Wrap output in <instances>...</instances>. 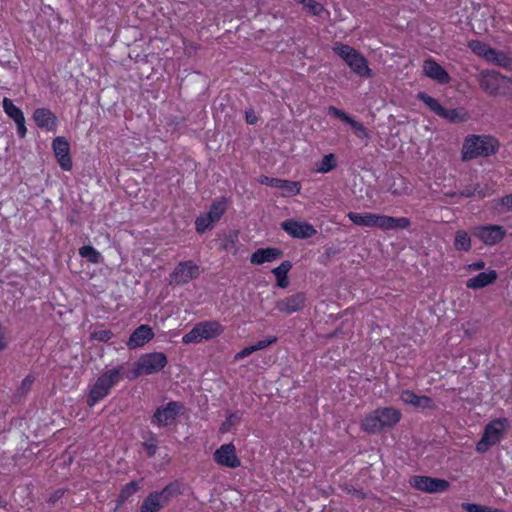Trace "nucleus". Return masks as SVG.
<instances>
[{
  "label": "nucleus",
  "mask_w": 512,
  "mask_h": 512,
  "mask_svg": "<svg viewBox=\"0 0 512 512\" xmlns=\"http://www.w3.org/2000/svg\"><path fill=\"white\" fill-rule=\"evenodd\" d=\"M401 417L400 410L394 407L377 408L364 417L361 428L368 434H377L385 428L394 427Z\"/></svg>",
  "instance_id": "f257e3e1"
},
{
  "label": "nucleus",
  "mask_w": 512,
  "mask_h": 512,
  "mask_svg": "<svg viewBox=\"0 0 512 512\" xmlns=\"http://www.w3.org/2000/svg\"><path fill=\"white\" fill-rule=\"evenodd\" d=\"M123 366H118L103 372L91 386L86 403L93 407L107 397L111 389L122 379Z\"/></svg>",
  "instance_id": "f03ea898"
},
{
  "label": "nucleus",
  "mask_w": 512,
  "mask_h": 512,
  "mask_svg": "<svg viewBox=\"0 0 512 512\" xmlns=\"http://www.w3.org/2000/svg\"><path fill=\"white\" fill-rule=\"evenodd\" d=\"M333 51L345 61L356 75L364 78H371L373 76L367 59L350 45L336 42L333 46Z\"/></svg>",
  "instance_id": "7ed1b4c3"
},
{
  "label": "nucleus",
  "mask_w": 512,
  "mask_h": 512,
  "mask_svg": "<svg viewBox=\"0 0 512 512\" xmlns=\"http://www.w3.org/2000/svg\"><path fill=\"white\" fill-rule=\"evenodd\" d=\"M168 363L166 354L163 352H151L142 354L133 364L128 374L130 380L137 379L142 375H152L160 372Z\"/></svg>",
  "instance_id": "20e7f679"
},
{
  "label": "nucleus",
  "mask_w": 512,
  "mask_h": 512,
  "mask_svg": "<svg viewBox=\"0 0 512 512\" xmlns=\"http://www.w3.org/2000/svg\"><path fill=\"white\" fill-rule=\"evenodd\" d=\"M497 141L489 136L473 135L466 138L462 148V159L472 160L477 157H487L496 153Z\"/></svg>",
  "instance_id": "39448f33"
},
{
  "label": "nucleus",
  "mask_w": 512,
  "mask_h": 512,
  "mask_svg": "<svg viewBox=\"0 0 512 512\" xmlns=\"http://www.w3.org/2000/svg\"><path fill=\"white\" fill-rule=\"evenodd\" d=\"M224 332V327L216 320H207L197 323L191 331L182 337V343L192 344L209 341Z\"/></svg>",
  "instance_id": "423d86ee"
},
{
  "label": "nucleus",
  "mask_w": 512,
  "mask_h": 512,
  "mask_svg": "<svg viewBox=\"0 0 512 512\" xmlns=\"http://www.w3.org/2000/svg\"><path fill=\"white\" fill-rule=\"evenodd\" d=\"M507 424V419H496L491 421L484 429L481 439L476 444V451L484 453L490 449V447L500 442L504 428Z\"/></svg>",
  "instance_id": "0eeeda50"
},
{
  "label": "nucleus",
  "mask_w": 512,
  "mask_h": 512,
  "mask_svg": "<svg viewBox=\"0 0 512 512\" xmlns=\"http://www.w3.org/2000/svg\"><path fill=\"white\" fill-rule=\"evenodd\" d=\"M200 267L192 260L181 261L169 275L171 285H184L198 278Z\"/></svg>",
  "instance_id": "6e6552de"
},
{
  "label": "nucleus",
  "mask_w": 512,
  "mask_h": 512,
  "mask_svg": "<svg viewBox=\"0 0 512 512\" xmlns=\"http://www.w3.org/2000/svg\"><path fill=\"white\" fill-rule=\"evenodd\" d=\"M410 485L423 492L439 493L446 491L450 484L444 479L417 475L410 479Z\"/></svg>",
  "instance_id": "1a4fd4ad"
},
{
  "label": "nucleus",
  "mask_w": 512,
  "mask_h": 512,
  "mask_svg": "<svg viewBox=\"0 0 512 512\" xmlns=\"http://www.w3.org/2000/svg\"><path fill=\"white\" fill-rule=\"evenodd\" d=\"M281 228L292 238L308 239L317 234V230L313 225L305 221H297L288 219L281 223Z\"/></svg>",
  "instance_id": "9d476101"
},
{
  "label": "nucleus",
  "mask_w": 512,
  "mask_h": 512,
  "mask_svg": "<svg viewBox=\"0 0 512 512\" xmlns=\"http://www.w3.org/2000/svg\"><path fill=\"white\" fill-rule=\"evenodd\" d=\"M473 235L485 245H495L503 240L505 229L500 225H483L473 229Z\"/></svg>",
  "instance_id": "9b49d317"
},
{
  "label": "nucleus",
  "mask_w": 512,
  "mask_h": 512,
  "mask_svg": "<svg viewBox=\"0 0 512 512\" xmlns=\"http://www.w3.org/2000/svg\"><path fill=\"white\" fill-rule=\"evenodd\" d=\"M182 408L183 406L181 403L171 401L167 403L166 406L156 409L151 422L157 426H168L175 421Z\"/></svg>",
  "instance_id": "f8f14e48"
},
{
  "label": "nucleus",
  "mask_w": 512,
  "mask_h": 512,
  "mask_svg": "<svg viewBox=\"0 0 512 512\" xmlns=\"http://www.w3.org/2000/svg\"><path fill=\"white\" fill-rule=\"evenodd\" d=\"M215 462L224 467L237 468L241 461L236 454V447L233 443L221 445L213 454Z\"/></svg>",
  "instance_id": "ddd939ff"
},
{
  "label": "nucleus",
  "mask_w": 512,
  "mask_h": 512,
  "mask_svg": "<svg viewBox=\"0 0 512 512\" xmlns=\"http://www.w3.org/2000/svg\"><path fill=\"white\" fill-rule=\"evenodd\" d=\"M306 300L307 297L304 292H297L276 301L275 308L281 313L290 315L301 311L305 307Z\"/></svg>",
  "instance_id": "4468645a"
},
{
  "label": "nucleus",
  "mask_w": 512,
  "mask_h": 512,
  "mask_svg": "<svg viewBox=\"0 0 512 512\" xmlns=\"http://www.w3.org/2000/svg\"><path fill=\"white\" fill-rule=\"evenodd\" d=\"M259 183L281 189L283 191L282 196L291 197L300 193L301 184L297 181L273 178L268 176H260Z\"/></svg>",
  "instance_id": "2eb2a0df"
},
{
  "label": "nucleus",
  "mask_w": 512,
  "mask_h": 512,
  "mask_svg": "<svg viewBox=\"0 0 512 512\" xmlns=\"http://www.w3.org/2000/svg\"><path fill=\"white\" fill-rule=\"evenodd\" d=\"M52 148L59 166L65 170L72 169V159L70 157V146L65 137H56L52 142Z\"/></svg>",
  "instance_id": "dca6fc26"
},
{
  "label": "nucleus",
  "mask_w": 512,
  "mask_h": 512,
  "mask_svg": "<svg viewBox=\"0 0 512 512\" xmlns=\"http://www.w3.org/2000/svg\"><path fill=\"white\" fill-rule=\"evenodd\" d=\"M3 110L6 115L11 118L17 126V134L20 138H24L27 133L25 126V117L20 108L14 105L10 98L4 97L2 100Z\"/></svg>",
  "instance_id": "f3484780"
},
{
  "label": "nucleus",
  "mask_w": 512,
  "mask_h": 512,
  "mask_svg": "<svg viewBox=\"0 0 512 512\" xmlns=\"http://www.w3.org/2000/svg\"><path fill=\"white\" fill-rule=\"evenodd\" d=\"M328 113L341 121L349 124L351 128L354 130L356 136L361 139H368L370 137L368 129L360 122L354 120L350 117L346 112L341 109H338L334 106H330L328 108Z\"/></svg>",
  "instance_id": "a211bd4d"
},
{
  "label": "nucleus",
  "mask_w": 512,
  "mask_h": 512,
  "mask_svg": "<svg viewBox=\"0 0 512 512\" xmlns=\"http://www.w3.org/2000/svg\"><path fill=\"white\" fill-rule=\"evenodd\" d=\"M154 338V332L149 325L142 324L137 327L130 335L127 341V347L130 350L144 346Z\"/></svg>",
  "instance_id": "6ab92c4d"
},
{
  "label": "nucleus",
  "mask_w": 512,
  "mask_h": 512,
  "mask_svg": "<svg viewBox=\"0 0 512 512\" xmlns=\"http://www.w3.org/2000/svg\"><path fill=\"white\" fill-rule=\"evenodd\" d=\"M33 120L36 125L50 132H55L58 125L56 115L48 108H37L33 112Z\"/></svg>",
  "instance_id": "aec40b11"
},
{
  "label": "nucleus",
  "mask_w": 512,
  "mask_h": 512,
  "mask_svg": "<svg viewBox=\"0 0 512 512\" xmlns=\"http://www.w3.org/2000/svg\"><path fill=\"white\" fill-rule=\"evenodd\" d=\"M423 72L427 77L440 84H447L451 79L447 71L433 59L424 61Z\"/></svg>",
  "instance_id": "412c9836"
},
{
  "label": "nucleus",
  "mask_w": 512,
  "mask_h": 512,
  "mask_svg": "<svg viewBox=\"0 0 512 512\" xmlns=\"http://www.w3.org/2000/svg\"><path fill=\"white\" fill-rule=\"evenodd\" d=\"M400 400L405 404L421 409H433L435 406L432 398L428 396H419L411 390H403L400 394Z\"/></svg>",
  "instance_id": "4be33fe9"
},
{
  "label": "nucleus",
  "mask_w": 512,
  "mask_h": 512,
  "mask_svg": "<svg viewBox=\"0 0 512 512\" xmlns=\"http://www.w3.org/2000/svg\"><path fill=\"white\" fill-rule=\"evenodd\" d=\"M283 256V251L278 248H260L253 252L250 257L251 264L261 265L266 262H273Z\"/></svg>",
  "instance_id": "5701e85b"
},
{
  "label": "nucleus",
  "mask_w": 512,
  "mask_h": 512,
  "mask_svg": "<svg viewBox=\"0 0 512 512\" xmlns=\"http://www.w3.org/2000/svg\"><path fill=\"white\" fill-rule=\"evenodd\" d=\"M504 78L494 72H483L479 80V85L482 90L491 96H495L499 93L500 82Z\"/></svg>",
  "instance_id": "b1692460"
},
{
  "label": "nucleus",
  "mask_w": 512,
  "mask_h": 512,
  "mask_svg": "<svg viewBox=\"0 0 512 512\" xmlns=\"http://www.w3.org/2000/svg\"><path fill=\"white\" fill-rule=\"evenodd\" d=\"M381 214L349 212L347 217L358 226L376 227L380 229Z\"/></svg>",
  "instance_id": "393cba45"
},
{
  "label": "nucleus",
  "mask_w": 512,
  "mask_h": 512,
  "mask_svg": "<svg viewBox=\"0 0 512 512\" xmlns=\"http://www.w3.org/2000/svg\"><path fill=\"white\" fill-rule=\"evenodd\" d=\"M497 277V272L492 269L485 272H480L476 276L466 281V287L474 290L481 289L490 284H493L497 280Z\"/></svg>",
  "instance_id": "a878e982"
},
{
  "label": "nucleus",
  "mask_w": 512,
  "mask_h": 512,
  "mask_svg": "<svg viewBox=\"0 0 512 512\" xmlns=\"http://www.w3.org/2000/svg\"><path fill=\"white\" fill-rule=\"evenodd\" d=\"M410 225L411 221L407 217L381 216L380 229L382 230L407 229Z\"/></svg>",
  "instance_id": "bb28decb"
},
{
  "label": "nucleus",
  "mask_w": 512,
  "mask_h": 512,
  "mask_svg": "<svg viewBox=\"0 0 512 512\" xmlns=\"http://www.w3.org/2000/svg\"><path fill=\"white\" fill-rule=\"evenodd\" d=\"M220 248L226 252L236 254L238 251L239 232L236 230L229 231L220 239Z\"/></svg>",
  "instance_id": "cd10ccee"
},
{
  "label": "nucleus",
  "mask_w": 512,
  "mask_h": 512,
  "mask_svg": "<svg viewBox=\"0 0 512 512\" xmlns=\"http://www.w3.org/2000/svg\"><path fill=\"white\" fill-rule=\"evenodd\" d=\"M439 117L446 119L452 123L464 122L468 118L467 111L464 108L446 109L443 107Z\"/></svg>",
  "instance_id": "c85d7f7f"
},
{
  "label": "nucleus",
  "mask_w": 512,
  "mask_h": 512,
  "mask_svg": "<svg viewBox=\"0 0 512 512\" xmlns=\"http://www.w3.org/2000/svg\"><path fill=\"white\" fill-rule=\"evenodd\" d=\"M165 504L160 500V496L151 492L142 502L140 512H158Z\"/></svg>",
  "instance_id": "c756f323"
},
{
  "label": "nucleus",
  "mask_w": 512,
  "mask_h": 512,
  "mask_svg": "<svg viewBox=\"0 0 512 512\" xmlns=\"http://www.w3.org/2000/svg\"><path fill=\"white\" fill-rule=\"evenodd\" d=\"M467 47L477 56L482 57L487 62L492 52V47L480 40H470Z\"/></svg>",
  "instance_id": "7c9ffc66"
},
{
  "label": "nucleus",
  "mask_w": 512,
  "mask_h": 512,
  "mask_svg": "<svg viewBox=\"0 0 512 512\" xmlns=\"http://www.w3.org/2000/svg\"><path fill=\"white\" fill-rule=\"evenodd\" d=\"M140 489L137 481H131L127 483L120 491L117 499L118 505L124 504L128 499L133 496Z\"/></svg>",
  "instance_id": "2f4dec72"
},
{
  "label": "nucleus",
  "mask_w": 512,
  "mask_h": 512,
  "mask_svg": "<svg viewBox=\"0 0 512 512\" xmlns=\"http://www.w3.org/2000/svg\"><path fill=\"white\" fill-rule=\"evenodd\" d=\"M337 166L336 156L332 153L326 154L323 156L321 161L317 163L316 171L319 173H328L334 170Z\"/></svg>",
  "instance_id": "473e14b6"
},
{
  "label": "nucleus",
  "mask_w": 512,
  "mask_h": 512,
  "mask_svg": "<svg viewBox=\"0 0 512 512\" xmlns=\"http://www.w3.org/2000/svg\"><path fill=\"white\" fill-rule=\"evenodd\" d=\"M454 247L458 251H469L471 249V239L464 230H458L455 234Z\"/></svg>",
  "instance_id": "72a5a7b5"
},
{
  "label": "nucleus",
  "mask_w": 512,
  "mask_h": 512,
  "mask_svg": "<svg viewBox=\"0 0 512 512\" xmlns=\"http://www.w3.org/2000/svg\"><path fill=\"white\" fill-rule=\"evenodd\" d=\"M488 62L504 68L512 65V59L506 53L494 48L492 49Z\"/></svg>",
  "instance_id": "f704fd0d"
},
{
  "label": "nucleus",
  "mask_w": 512,
  "mask_h": 512,
  "mask_svg": "<svg viewBox=\"0 0 512 512\" xmlns=\"http://www.w3.org/2000/svg\"><path fill=\"white\" fill-rule=\"evenodd\" d=\"M417 99L422 101L432 112H434L437 116L442 112L443 106L439 103V101L425 92H419L417 94Z\"/></svg>",
  "instance_id": "c9c22d12"
},
{
  "label": "nucleus",
  "mask_w": 512,
  "mask_h": 512,
  "mask_svg": "<svg viewBox=\"0 0 512 512\" xmlns=\"http://www.w3.org/2000/svg\"><path fill=\"white\" fill-rule=\"evenodd\" d=\"M226 210L224 201L214 202L206 214L207 217L212 220L213 223L219 221Z\"/></svg>",
  "instance_id": "e433bc0d"
},
{
  "label": "nucleus",
  "mask_w": 512,
  "mask_h": 512,
  "mask_svg": "<svg viewBox=\"0 0 512 512\" xmlns=\"http://www.w3.org/2000/svg\"><path fill=\"white\" fill-rule=\"evenodd\" d=\"M81 257L86 258L89 262L97 264L100 261L101 254L90 245H85L79 249Z\"/></svg>",
  "instance_id": "4c0bfd02"
},
{
  "label": "nucleus",
  "mask_w": 512,
  "mask_h": 512,
  "mask_svg": "<svg viewBox=\"0 0 512 512\" xmlns=\"http://www.w3.org/2000/svg\"><path fill=\"white\" fill-rule=\"evenodd\" d=\"M178 486L170 483L165 486L161 491H154L155 494L160 496V500L166 505L172 497L178 494Z\"/></svg>",
  "instance_id": "58836bf2"
},
{
  "label": "nucleus",
  "mask_w": 512,
  "mask_h": 512,
  "mask_svg": "<svg viewBox=\"0 0 512 512\" xmlns=\"http://www.w3.org/2000/svg\"><path fill=\"white\" fill-rule=\"evenodd\" d=\"M297 2L303 4L308 13L314 16H320L325 11V7L315 0H297Z\"/></svg>",
  "instance_id": "ea45409f"
},
{
  "label": "nucleus",
  "mask_w": 512,
  "mask_h": 512,
  "mask_svg": "<svg viewBox=\"0 0 512 512\" xmlns=\"http://www.w3.org/2000/svg\"><path fill=\"white\" fill-rule=\"evenodd\" d=\"M461 507L467 512H504L502 509L475 503H462Z\"/></svg>",
  "instance_id": "a19ab883"
},
{
  "label": "nucleus",
  "mask_w": 512,
  "mask_h": 512,
  "mask_svg": "<svg viewBox=\"0 0 512 512\" xmlns=\"http://www.w3.org/2000/svg\"><path fill=\"white\" fill-rule=\"evenodd\" d=\"M213 222L210 220L207 215H200L197 217L195 221V228L196 231L200 234L205 233L207 230L212 229Z\"/></svg>",
  "instance_id": "79ce46f5"
},
{
  "label": "nucleus",
  "mask_w": 512,
  "mask_h": 512,
  "mask_svg": "<svg viewBox=\"0 0 512 512\" xmlns=\"http://www.w3.org/2000/svg\"><path fill=\"white\" fill-rule=\"evenodd\" d=\"M291 268H292V263L290 261L286 260V261H283L278 267H275L272 270V273L274 274L276 279L286 277L288 272L291 270Z\"/></svg>",
  "instance_id": "37998d69"
},
{
  "label": "nucleus",
  "mask_w": 512,
  "mask_h": 512,
  "mask_svg": "<svg viewBox=\"0 0 512 512\" xmlns=\"http://www.w3.org/2000/svg\"><path fill=\"white\" fill-rule=\"evenodd\" d=\"M143 446L145 447V449L147 451L148 457L155 456V454L158 450V444H157V440L153 434H151L150 438L143 443Z\"/></svg>",
  "instance_id": "c03bdc74"
},
{
  "label": "nucleus",
  "mask_w": 512,
  "mask_h": 512,
  "mask_svg": "<svg viewBox=\"0 0 512 512\" xmlns=\"http://www.w3.org/2000/svg\"><path fill=\"white\" fill-rule=\"evenodd\" d=\"M34 382V377L32 375H27L21 382L17 392L19 395H25L27 394L32 387V384Z\"/></svg>",
  "instance_id": "a18cd8bd"
},
{
  "label": "nucleus",
  "mask_w": 512,
  "mask_h": 512,
  "mask_svg": "<svg viewBox=\"0 0 512 512\" xmlns=\"http://www.w3.org/2000/svg\"><path fill=\"white\" fill-rule=\"evenodd\" d=\"M92 338L101 342H108L113 338L111 330H99L92 333Z\"/></svg>",
  "instance_id": "49530a36"
},
{
  "label": "nucleus",
  "mask_w": 512,
  "mask_h": 512,
  "mask_svg": "<svg viewBox=\"0 0 512 512\" xmlns=\"http://www.w3.org/2000/svg\"><path fill=\"white\" fill-rule=\"evenodd\" d=\"M478 188L479 185H477L476 187H466L460 192V195L466 198H470L473 197L476 193H478L480 198L486 197L487 194L482 191H477Z\"/></svg>",
  "instance_id": "de8ad7c7"
},
{
  "label": "nucleus",
  "mask_w": 512,
  "mask_h": 512,
  "mask_svg": "<svg viewBox=\"0 0 512 512\" xmlns=\"http://www.w3.org/2000/svg\"><path fill=\"white\" fill-rule=\"evenodd\" d=\"M277 341V338L275 336H271L267 339L260 340L256 344L252 345L254 348V352L265 349L266 347L270 346L271 344H274Z\"/></svg>",
  "instance_id": "09e8293b"
},
{
  "label": "nucleus",
  "mask_w": 512,
  "mask_h": 512,
  "mask_svg": "<svg viewBox=\"0 0 512 512\" xmlns=\"http://www.w3.org/2000/svg\"><path fill=\"white\" fill-rule=\"evenodd\" d=\"M498 205L503 207L501 211H512V194L506 195L499 199Z\"/></svg>",
  "instance_id": "8fccbe9b"
},
{
  "label": "nucleus",
  "mask_w": 512,
  "mask_h": 512,
  "mask_svg": "<svg viewBox=\"0 0 512 512\" xmlns=\"http://www.w3.org/2000/svg\"><path fill=\"white\" fill-rule=\"evenodd\" d=\"M252 353H254V348L251 345V346L245 347L240 352L236 353L235 356H234V359L236 361L237 360H241V359H244L245 357H248Z\"/></svg>",
  "instance_id": "3c124183"
},
{
  "label": "nucleus",
  "mask_w": 512,
  "mask_h": 512,
  "mask_svg": "<svg viewBox=\"0 0 512 512\" xmlns=\"http://www.w3.org/2000/svg\"><path fill=\"white\" fill-rule=\"evenodd\" d=\"M64 493H65V490H63V489H58V490H56V491H55V492H54V493L49 497L48 502H49V503L54 504L56 501H58L60 498H62V497H63Z\"/></svg>",
  "instance_id": "603ef678"
},
{
  "label": "nucleus",
  "mask_w": 512,
  "mask_h": 512,
  "mask_svg": "<svg viewBox=\"0 0 512 512\" xmlns=\"http://www.w3.org/2000/svg\"><path fill=\"white\" fill-rule=\"evenodd\" d=\"M484 268H485V262L482 261V260L473 262V263L468 265V269L469 270H473V271L482 270Z\"/></svg>",
  "instance_id": "864d4df0"
},
{
  "label": "nucleus",
  "mask_w": 512,
  "mask_h": 512,
  "mask_svg": "<svg viewBox=\"0 0 512 512\" xmlns=\"http://www.w3.org/2000/svg\"><path fill=\"white\" fill-rule=\"evenodd\" d=\"M234 416V414H230L227 417L226 421L222 424L220 428L221 432H227L230 429V426L233 424L232 419Z\"/></svg>",
  "instance_id": "5fc2aeb1"
},
{
  "label": "nucleus",
  "mask_w": 512,
  "mask_h": 512,
  "mask_svg": "<svg viewBox=\"0 0 512 512\" xmlns=\"http://www.w3.org/2000/svg\"><path fill=\"white\" fill-rule=\"evenodd\" d=\"M245 115L248 124H255L257 122V117L253 110L246 111Z\"/></svg>",
  "instance_id": "6e6d98bb"
},
{
  "label": "nucleus",
  "mask_w": 512,
  "mask_h": 512,
  "mask_svg": "<svg viewBox=\"0 0 512 512\" xmlns=\"http://www.w3.org/2000/svg\"><path fill=\"white\" fill-rule=\"evenodd\" d=\"M277 286L280 287V288H287L288 285H289V280H288V277H282V278H277Z\"/></svg>",
  "instance_id": "4d7b16f0"
},
{
  "label": "nucleus",
  "mask_w": 512,
  "mask_h": 512,
  "mask_svg": "<svg viewBox=\"0 0 512 512\" xmlns=\"http://www.w3.org/2000/svg\"><path fill=\"white\" fill-rule=\"evenodd\" d=\"M8 343L6 341L4 333H0V351H3L7 348Z\"/></svg>",
  "instance_id": "13d9d810"
},
{
  "label": "nucleus",
  "mask_w": 512,
  "mask_h": 512,
  "mask_svg": "<svg viewBox=\"0 0 512 512\" xmlns=\"http://www.w3.org/2000/svg\"><path fill=\"white\" fill-rule=\"evenodd\" d=\"M354 494H355L356 497H358L360 499H363L365 497V494L362 491H359V490H355Z\"/></svg>",
  "instance_id": "bf43d9fd"
},
{
  "label": "nucleus",
  "mask_w": 512,
  "mask_h": 512,
  "mask_svg": "<svg viewBox=\"0 0 512 512\" xmlns=\"http://www.w3.org/2000/svg\"><path fill=\"white\" fill-rule=\"evenodd\" d=\"M455 195H456V193L448 194V196H451V197H453V196H455Z\"/></svg>",
  "instance_id": "052dcab7"
}]
</instances>
